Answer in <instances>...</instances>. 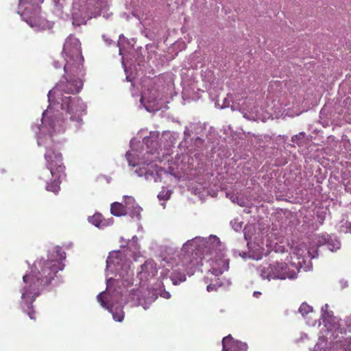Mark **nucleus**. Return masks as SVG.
I'll use <instances>...</instances> for the list:
<instances>
[{
	"instance_id": "obj_22",
	"label": "nucleus",
	"mask_w": 351,
	"mask_h": 351,
	"mask_svg": "<svg viewBox=\"0 0 351 351\" xmlns=\"http://www.w3.org/2000/svg\"><path fill=\"white\" fill-rule=\"evenodd\" d=\"M227 197H228L232 202H237V200H239V197L237 196H235L234 195H230L228 193L226 194Z\"/></svg>"
},
{
	"instance_id": "obj_5",
	"label": "nucleus",
	"mask_w": 351,
	"mask_h": 351,
	"mask_svg": "<svg viewBox=\"0 0 351 351\" xmlns=\"http://www.w3.org/2000/svg\"><path fill=\"white\" fill-rule=\"evenodd\" d=\"M258 271L263 279H293L296 273L290 270L285 263L276 262L271 264H265L258 267Z\"/></svg>"
},
{
	"instance_id": "obj_8",
	"label": "nucleus",
	"mask_w": 351,
	"mask_h": 351,
	"mask_svg": "<svg viewBox=\"0 0 351 351\" xmlns=\"http://www.w3.org/2000/svg\"><path fill=\"white\" fill-rule=\"evenodd\" d=\"M223 351H247V345L238 340H234L230 335L223 338Z\"/></svg>"
},
{
	"instance_id": "obj_10",
	"label": "nucleus",
	"mask_w": 351,
	"mask_h": 351,
	"mask_svg": "<svg viewBox=\"0 0 351 351\" xmlns=\"http://www.w3.org/2000/svg\"><path fill=\"white\" fill-rule=\"evenodd\" d=\"M215 266L213 267V273L215 276L221 275L229 269V259L222 255L219 258L215 261Z\"/></svg>"
},
{
	"instance_id": "obj_25",
	"label": "nucleus",
	"mask_w": 351,
	"mask_h": 351,
	"mask_svg": "<svg viewBox=\"0 0 351 351\" xmlns=\"http://www.w3.org/2000/svg\"><path fill=\"white\" fill-rule=\"evenodd\" d=\"M53 64H54V66H55L56 69H60V68H61V66H62L61 64H59V62H58L55 61Z\"/></svg>"
},
{
	"instance_id": "obj_29",
	"label": "nucleus",
	"mask_w": 351,
	"mask_h": 351,
	"mask_svg": "<svg viewBox=\"0 0 351 351\" xmlns=\"http://www.w3.org/2000/svg\"><path fill=\"white\" fill-rule=\"evenodd\" d=\"M254 294L258 295V294H261V292H258V293L254 292Z\"/></svg>"
},
{
	"instance_id": "obj_17",
	"label": "nucleus",
	"mask_w": 351,
	"mask_h": 351,
	"mask_svg": "<svg viewBox=\"0 0 351 351\" xmlns=\"http://www.w3.org/2000/svg\"><path fill=\"white\" fill-rule=\"evenodd\" d=\"M313 308L310 305H308L307 303L304 302L302 303L300 308H299V312L303 315H306L310 312H312Z\"/></svg>"
},
{
	"instance_id": "obj_23",
	"label": "nucleus",
	"mask_w": 351,
	"mask_h": 351,
	"mask_svg": "<svg viewBox=\"0 0 351 351\" xmlns=\"http://www.w3.org/2000/svg\"><path fill=\"white\" fill-rule=\"evenodd\" d=\"M206 289L208 292H210L213 290H215V286L213 285H209L207 286Z\"/></svg>"
},
{
	"instance_id": "obj_11",
	"label": "nucleus",
	"mask_w": 351,
	"mask_h": 351,
	"mask_svg": "<svg viewBox=\"0 0 351 351\" xmlns=\"http://www.w3.org/2000/svg\"><path fill=\"white\" fill-rule=\"evenodd\" d=\"M88 221L97 228H102L107 226V222L100 213H95L88 217Z\"/></svg>"
},
{
	"instance_id": "obj_3",
	"label": "nucleus",
	"mask_w": 351,
	"mask_h": 351,
	"mask_svg": "<svg viewBox=\"0 0 351 351\" xmlns=\"http://www.w3.org/2000/svg\"><path fill=\"white\" fill-rule=\"evenodd\" d=\"M44 156L45 168L39 171L38 178L45 182L47 191L57 194L60 190V184L66 176L62 155L58 150L49 147Z\"/></svg>"
},
{
	"instance_id": "obj_15",
	"label": "nucleus",
	"mask_w": 351,
	"mask_h": 351,
	"mask_svg": "<svg viewBox=\"0 0 351 351\" xmlns=\"http://www.w3.org/2000/svg\"><path fill=\"white\" fill-rule=\"evenodd\" d=\"M291 141L300 147L303 146L305 143V133L302 132L293 136L291 138Z\"/></svg>"
},
{
	"instance_id": "obj_28",
	"label": "nucleus",
	"mask_w": 351,
	"mask_h": 351,
	"mask_svg": "<svg viewBox=\"0 0 351 351\" xmlns=\"http://www.w3.org/2000/svg\"><path fill=\"white\" fill-rule=\"evenodd\" d=\"M254 294L258 295V294H261V292H258V293L254 292Z\"/></svg>"
},
{
	"instance_id": "obj_4",
	"label": "nucleus",
	"mask_w": 351,
	"mask_h": 351,
	"mask_svg": "<svg viewBox=\"0 0 351 351\" xmlns=\"http://www.w3.org/2000/svg\"><path fill=\"white\" fill-rule=\"evenodd\" d=\"M80 91V90L78 93ZM63 93H67L64 90H60L58 95H56L51 99L48 96L49 101L50 104H53L55 102L59 103L61 101V108L66 111L69 119L72 121L81 122L82 121V117L86 114V105L80 97H63ZM75 93H77V92L68 93V94Z\"/></svg>"
},
{
	"instance_id": "obj_1",
	"label": "nucleus",
	"mask_w": 351,
	"mask_h": 351,
	"mask_svg": "<svg viewBox=\"0 0 351 351\" xmlns=\"http://www.w3.org/2000/svg\"><path fill=\"white\" fill-rule=\"evenodd\" d=\"M62 56L66 62L64 66V80L49 91L50 99L56 95H58L60 90L75 93L78 92L83 87L82 77L85 75V71L81 43L79 39L72 34L66 38L63 45Z\"/></svg>"
},
{
	"instance_id": "obj_13",
	"label": "nucleus",
	"mask_w": 351,
	"mask_h": 351,
	"mask_svg": "<svg viewBox=\"0 0 351 351\" xmlns=\"http://www.w3.org/2000/svg\"><path fill=\"white\" fill-rule=\"evenodd\" d=\"M322 240H324V243L326 247L332 252L337 250L340 247V243L337 241H333L331 239L324 237Z\"/></svg>"
},
{
	"instance_id": "obj_26",
	"label": "nucleus",
	"mask_w": 351,
	"mask_h": 351,
	"mask_svg": "<svg viewBox=\"0 0 351 351\" xmlns=\"http://www.w3.org/2000/svg\"><path fill=\"white\" fill-rule=\"evenodd\" d=\"M114 280L112 278H110L107 280V288H109L110 286L111 282Z\"/></svg>"
},
{
	"instance_id": "obj_16",
	"label": "nucleus",
	"mask_w": 351,
	"mask_h": 351,
	"mask_svg": "<svg viewBox=\"0 0 351 351\" xmlns=\"http://www.w3.org/2000/svg\"><path fill=\"white\" fill-rule=\"evenodd\" d=\"M113 319L117 322H122L124 319V312L122 308H115L114 310H111Z\"/></svg>"
},
{
	"instance_id": "obj_21",
	"label": "nucleus",
	"mask_w": 351,
	"mask_h": 351,
	"mask_svg": "<svg viewBox=\"0 0 351 351\" xmlns=\"http://www.w3.org/2000/svg\"><path fill=\"white\" fill-rule=\"evenodd\" d=\"M345 322L349 331L351 332V315L346 317Z\"/></svg>"
},
{
	"instance_id": "obj_20",
	"label": "nucleus",
	"mask_w": 351,
	"mask_h": 351,
	"mask_svg": "<svg viewBox=\"0 0 351 351\" xmlns=\"http://www.w3.org/2000/svg\"><path fill=\"white\" fill-rule=\"evenodd\" d=\"M211 242L213 243V245H216V246L220 245V241L215 236L212 237L210 238V243H211ZM208 243H209V241Z\"/></svg>"
},
{
	"instance_id": "obj_9",
	"label": "nucleus",
	"mask_w": 351,
	"mask_h": 351,
	"mask_svg": "<svg viewBox=\"0 0 351 351\" xmlns=\"http://www.w3.org/2000/svg\"><path fill=\"white\" fill-rule=\"evenodd\" d=\"M157 274L156 264L152 261H147L141 266L138 276L141 280H147Z\"/></svg>"
},
{
	"instance_id": "obj_18",
	"label": "nucleus",
	"mask_w": 351,
	"mask_h": 351,
	"mask_svg": "<svg viewBox=\"0 0 351 351\" xmlns=\"http://www.w3.org/2000/svg\"><path fill=\"white\" fill-rule=\"evenodd\" d=\"M171 192L169 190H162L158 195L160 200H167L170 198Z\"/></svg>"
},
{
	"instance_id": "obj_7",
	"label": "nucleus",
	"mask_w": 351,
	"mask_h": 351,
	"mask_svg": "<svg viewBox=\"0 0 351 351\" xmlns=\"http://www.w3.org/2000/svg\"><path fill=\"white\" fill-rule=\"evenodd\" d=\"M106 266L108 269L113 267L116 271L119 270V267L121 269L129 267L125 256L120 252H114L109 254L106 260Z\"/></svg>"
},
{
	"instance_id": "obj_24",
	"label": "nucleus",
	"mask_w": 351,
	"mask_h": 351,
	"mask_svg": "<svg viewBox=\"0 0 351 351\" xmlns=\"http://www.w3.org/2000/svg\"><path fill=\"white\" fill-rule=\"evenodd\" d=\"M162 296L164 297L165 298L169 299L170 298L171 295L169 292L165 291L162 294Z\"/></svg>"
},
{
	"instance_id": "obj_12",
	"label": "nucleus",
	"mask_w": 351,
	"mask_h": 351,
	"mask_svg": "<svg viewBox=\"0 0 351 351\" xmlns=\"http://www.w3.org/2000/svg\"><path fill=\"white\" fill-rule=\"evenodd\" d=\"M63 120L60 117L51 119L50 125L54 132H60L64 131Z\"/></svg>"
},
{
	"instance_id": "obj_27",
	"label": "nucleus",
	"mask_w": 351,
	"mask_h": 351,
	"mask_svg": "<svg viewBox=\"0 0 351 351\" xmlns=\"http://www.w3.org/2000/svg\"><path fill=\"white\" fill-rule=\"evenodd\" d=\"M254 294L258 295V294H261V292H258V293L254 292Z\"/></svg>"
},
{
	"instance_id": "obj_2",
	"label": "nucleus",
	"mask_w": 351,
	"mask_h": 351,
	"mask_svg": "<svg viewBox=\"0 0 351 351\" xmlns=\"http://www.w3.org/2000/svg\"><path fill=\"white\" fill-rule=\"evenodd\" d=\"M63 267L62 262L58 260L40 259L34 263L31 273L23 276V280L25 286L22 293L21 306L27 311L30 319H36L35 311L32 309V303L35 298L51 283Z\"/></svg>"
},
{
	"instance_id": "obj_30",
	"label": "nucleus",
	"mask_w": 351,
	"mask_h": 351,
	"mask_svg": "<svg viewBox=\"0 0 351 351\" xmlns=\"http://www.w3.org/2000/svg\"><path fill=\"white\" fill-rule=\"evenodd\" d=\"M29 25L33 27L34 25H33L32 23H29Z\"/></svg>"
},
{
	"instance_id": "obj_14",
	"label": "nucleus",
	"mask_w": 351,
	"mask_h": 351,
	"mask_svg": "<svg viewBox=\"0 0 351 351\" xmlns=\"http://www.w3.org/2000/svg\"><path fill=\"white\" fill-rule=\"evenodd\" d=\"M171 278L174 285L184 282L186 280L185 274L176 270L172 272Z\"/></svg>"
},
{
	"instance_id": "obj_6",
	"label": "nucleus",
	"mask_w": 351,
	"mask_h": 351,
	"mask_svg": "<svg viewBox=\"0 0 351 351\" xmlns=\"http://www.w3.org/2000/svg\"><path fill=\"white\" fill-rule=\"evenodd\" d=\"M123 203H112L110 207L111 213L117 217L129 214L132 218H140L142 209L132 197L125 196Z\"/></svg>"
},
{
	"instance_id": "obj_19",
	"label": "nucleus",
	"mask_w": 351,
	"mask_h": 351,
	"mask_svg": "<svg viewBox=\"0 0 351 351\" xmlns=\"http://www.w3.org/2000/svg\"><path fill=\"white\" fill-rule=\"evenodd\" d=\"M105 292H101L97 295V300L103 307L108 308L107 302L104 300Z\"/></svg>"
}]
</instances>
